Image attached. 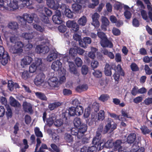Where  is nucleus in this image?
<instances>
[{"mask_svg": "<svg viewBox=\"0 0 152 152\" xmlns=\"http://www.w3.org/2000/svg\"><path fill=\"white\" fill-rule=\"evenodd\" d=\"M73 123L75 126L76 128L79 127V130H74V129H72L71 131V133L73 135L77 136V137L80 139L86 131L87 129V126L84 124H81L80 119L78 118H75L73 121Z\"/></svg>", "mask_w": 152, "mask_h": 152, "instance_id": "1", "label": "nucleus"}, {"mask_svg": "<svg viewBox=\"0 0 152 152\" xmlns=\"http://www.w3.org/2000/svg\"><path fill=\"white\" fill-rule=\"evenodd\" d=\"M17 39V37L15 35L14 36H12L10 38L11 42L15 43L14 46L12 47L10 49V51L14 53H20L23 51L22 48L23 45L20 42H16Z\"/></svg>", "mask_w": 152, "mask_h": 152, "instance_id": "2", "label": "nucleus"}, {"mask_svg": "<svg viewBox=\"0 0 152 152\" xmlns=\"http://www.w3.org/2000/svg\"><path fill=\"white\" fill-rule=\"evenodd\" d=\"M18 19L21 22V25L24 28L27 27L26 24L27 22L28 23H31L33 20V17L30 15L27 14H24L23 17L19 16Z\"/></svg>", "mask_w": 152, "mask_h": 152, "instance_id": "3", "label": "nucleus"}, {"mask_svg": "<svg viewBox=\"0 0 152 152\" xmlns=\"http://www.w3.org/2000/svg\"><path fill=\"white\" fill-rule=\"evenodd\" d=\"M100 134L96 132V136L94 138L93 141V144L97 146V148L99 150H101L103 148L104 144V140H101Z\"/></svg>", "mask_w": 152, "mask_h": 152, "instance_id": "4", "label": "nucleus"}, {"mask_svg": "<svg viewBox=\"0 0 152 152\" xmlns=\"http://www.w3.org/2000/svg\"><path fill=\"white\" fill-rule=\"evenodd\" d=\"M104 112L103 110H101L99 111L98 113V118H97L96 114L92 113L91 115V120L89 122V124L90 125H92L95 124L97 120L102 121L104 119Z\"/></svg>", "mask_w": 152, "mask_h": 152, "instance_id": "5", "label": "nucleus"}, {"mask_svg": "<svg viewBox=\"0 0 152 152\" xmlns=\"http://www.w3.org/2000/svg\"><path fill=\"white\" fill-rule=\"evenodd\" d=\"M116 124L110 119H109L103 131V134H106L109 131L112 132L116 128Z\"/></svg>", "mask_w": 152, "mask_h": 152, "instance_id": "6", "label": "nucleus"}, {"mask_svg": "<svg viewBox=\"0 0 152 152\" xmlns=\"http://www.w3.org/2000/svg\"><path fill=\"white\" fill-rule=\"evenodd\" d=\"M0 59H1V63L3 65H5L10 60L9 57L7 52H5L4 48L0 45Z\"/></svg>", "mask_w": 152, "mask_h": 152, "instance_id": "7", "label": "nucleus"}, {"mask_svg": "<svg viewBox=\"0 0 152 152\" xmlns=\"http://www.w3.org/2000/svg\"><path fill=\"white\" fill-rule=\"evenodd\" d=\"M63 57V61L65 63L66 62H68L69 69V72L72 74L75 75H78V73L74 63L72 62H69L68 61V57L65 56L64 55H62Z\"/></svg>", "mask_w": 152, "mask_h": 152, "instance_id": "8", "label": "nucleus"}, {"mask_svg": "<svg viewBox=\"0 0 152 152\" xmlns=\"http://www.w3.org/2000/svg\"><path fill=\"white\" fill-rule=\"evenodd\" d=\"M19 0H12L11 1L9 4H7V10H13L18 8L19 5H20Z\"/></svg>", "mask_w": 152, "mask_h": 152, "instance_id": "9", "label": "nucleus"}, {"mask_svg": "<svg viewBox=\"0 0 152 152\" xmlns=\"http://www.w3.org/2000/svg\"><path fill=\"white\" fill-rule=\"evenodd\" d=\"M120 75L124 76V72L122 70L121 65L118 64L115 69V73L113 75V77L116 81H118Z\"/></svg>", "mask_w": 152, "mask_h": 152, "instance_id": "10", "label": "nucleus"}, {"mask_svg": "<svg viewBox=\"0 0 152 152\" xmlns=\"http://www.w3.org/2000/svg\"><path fill=\"white\" fill-rule=\"evenodd\" d=\"M45 75L43 73L38 74L34 79L35 84L37 86L41 85L44 82Z\"/></svg>", "mask_w": 152, "mask_h": 152, "instance_id": "11", "label": "nucleus"}, {"mask_svg": "<svg viewBox=\"0 0 152 152\" xmlns=\"http://www.w3.org/2000/svg\"><path fill=\"white\" fill-rule=\"evenodd\" d=\"M62 63L60 60L54 61L51 65V69L55 71L60 70V72L62 71Z\"/></svg>", "mask_w": 152, "mask_h": 152, "instance_id": "12", "label": "nucleus"}, {"mask_svg": "<svg viewBox=\"0 0 152 152\" xmlns=\"http://www.w3.org/2000/svg\"><path fill=\"white\" fill-rule=\"evenodd\" d=\"M66 25L68 28H71L75 31H77L79 29V26L75 20H68L66 22Z\"/></svg>", "mask_w": 152, "mask_h": 152, "instance_id": "13", "label": "nucleus"}, {"mask_svg": "<svg viewBox=\"0 0 152 152\" xmlns=\"http://www.w3.org/2000/svg\"><path fill=\"white\" fill-rule=\"evenodd\" d=\"M61 0H56V3L54 0H46L47 5L50 8L56 10L59 7L60 4L58 3L59 1Z\"/></svg>", "mask_w": 152, "mask_h": 152, "instance_id": "14", "label": "nucleus"}, {"mask_svg": "<svg viewBox=\"0 0 152 152\" xmlns=\"http://www.w3.org/2000/svg\"><path fill=\"white\" fill-rule=\"evenodd\" d=\"M58 53L56 50L50 51L46 58L47 61L51 62L56 59L58 57Z\"/></svg>", "mask_w": 152, "mask_h": 152, "instance_id": "15", "label": "nucleus"}, {"mask_svg": "<svg viewBox=\"0 0 152 152\" xmlns=\"http://www.w3.org/2000/svg\"><path fill=\"white\" fill-rule=\"evenodd\" d=\"M48 83L51 88L58 87V78L56 77H50L48 80Z\"/></svg>", "mask_w": 152, "mask_h": 152, "instance_id": "16", "label": "nucleus"}, {"mask_svg": "<svg viewBox=\"0 0 152 152\" xmlns=\"http://www.w3.org/2000/svg\"><path fill=\"white\" fill-rule=\"evenodd\" d=\"M49 50V48L47 46L38 45L35 49V51L38 53L45 54L48 52Z\"/></svg>", "mask_w": 152, "mask_h": 152, "instance_id": "17", "label": "nucleus"}, {"mask_svg": "<svg viewBox=\"0 0 152 152\" xmlns=\"http://www.w3.org/2000/svg\"><path fill=\"white\" fill-rule=\"evenodd\" d=\"M8 27L15 31V34L13 36H16L17 35V31L18 28V23L15 21H12L9 22L7 25Z\"/></svg>", "mask_w": 152, "mask_h": 152, "instance_id": "18", "label": "nucleus"}, {"mask_svg": "<svg viewBox=\"0 0 152 152\" xmlns=\"http://www.w3.org/2000/svg\"><path fill=\"white\" fill-rule=\"evenodd\" d=\"M124 15L126 19H130L132 15V12L130 8L127 5L124 6Z\"/></svg>", "mask_w": 152, "mask_h": 152, "instance_id": "19", "label": "nucleus"}, {"mask_svg": "<svg viewBox=\"0 0 152 152\" xmlns=\"http://www.w3.org/2000/svg\"><path fill=\"white\" fill-rule=\"evenodd\" d=\"M37 34V33L34 31L31 33H23L22 34L21 36L25 39L30 40L35 37Z\"/></svg>", "mask_w": 152, "mask_h": 152, "instance_id": "20", "label": "nucleus"}, {"mask_svg": "<svg viewBox=\"0 0 152 152\" xmlns=\"http://www.w3.org/2000/svg\"><path fill=\"white\" fill-rule=\"evenodd\" d=\"M32 60V58L28 56L25 57L21 61V65L24 67V65H29Z\"/></svg>", "mask_w": 152, "mask_h": 152, "instance_id": "21", "label": "nucleus"}, {"mask_svg": "<svg viewBox=\"0 0 152 152\" xmlns=\"http://www.w3.org/2000/svg\"><path fill=\"white\" fill-rule=\"evenodd\" d=\"M100 44L103 47L111 48L113 46V45L111 42L109 41L107 37L106 39L101 40Z\"/></svg>", "mask_w": 152, "mask_h": 152, "instance_id": "22", "label": "nucleus"}, {"mask_svg": "<svg viewBox=\"0 0 152 152\" xmlns=\"http://www.w3.org/2000/svg\"><path fill=\"white\" fill-rule=\"evenodd\" d=\"M124 142L122 141L118 140L113 143V145L115 149L118 150V152H123L122 150L124 149V148L121 146V145Z\"/></svg>", "mask_w": 152, "mask_h": 152, "instance_id": "23", "label": "nucleus"}, {"mask_svg": "<svg viewBox=\"0 0 152 152\" xmlns=\"http://www.w3.org/2000/svg\"><path fill=\"white\" fill-rule=\"evenodd\" d=\"M147 4V8L148 10V16L152 22V6L150 5L151 3L149 0H143Z\"/></svg>", "mask_w": 152, "mask_h": 152, "instance_id": "24", "label": "nucleus"}, {"mask_svg": "<svg viewBox=\"0 0 152 152\" xmlns=\"http://www.w3.org/2000/svg\"><path fill=\"white\" fill-rule=\"evenodd\" d=\"M73 39L77 41H78L79 42L80 45V47L85 48V45L83 44V41L81 39V36L80 35L78 34L77 33H75L73 36Z\"/></svg>", "mask_w": 152, "mask_h": 152, "instance_id": "25", "label": "nucleus"}, {"mask_svg": "<svg viewBox=\"0 0 152 152\" xmlns=\"http://www.w3.org/2000/svg\"><path fill=\"white\" fill-rule=\"evenodd\" d=\"M82 6L80 4H75L72 5V8L75 13H79L82 12Z\"/></svg>", "mask_w": 152, "mask_h": 152, "instance_id": "26", "label": "nucleus"}, {"mask_svg": "<svg viewBox=\"0 0 152 152\" xmlns=\"http://www.w3.org/2000/svg\"><path fill=\"white\" fill-rule=\"evenodd\" d=\"M59 73V83H62L65 82L66 80V78L65 77L66 71L65 69H63L62 71H61Z\"/></svg>", "mask_w": 152, "mask_h": 152, "instance_id": "27", "label": "nucleus"}, {"mask_svg": "<svg viewBox=\"0 0 152 152\" xmlns=\"http://www.w3.org/2000/svg\"><path fill=\"white\" fill-rule=\"evenodd\" d=\"M32 63L34 64L35 65V66L38 68V69L40 70L42 69L43 64L41 58H36L35 61Z\"/></svg>", "mask_w": 152, "mask_h": 152, "instance_id": "28", "label": "nucleus"}, {"mask_svg": "<svg viewBox=\"0 0 152 152\" xmlns=\"http://www.w3.org/2000/svg\"><path fill=\"white\" fill-rule=\"evenodd\" d=\"M23 107L24 110L28 112L31 113L32 111V106L28 103L25 102L23 103Z\"/></svg>", "mask_w": 152, "mask_h": 152, "instance_id": "29", "label": "nucleus"}, {"mask_svg": "<svg viewBox=\"0 0 152 152\" xmlns=\"http://www.w3.org/2000/svg\"><path fill=\"white\" fill-rule=\"evenodd\" d=\"M56 116L55 114H51L47 120V124L49 125V126H51L53 124L54 122V121L56 120Z\"/></svg>", "mask_w": 152, "mask_h": 152, "instance_id": "30", "label": "nucleus"}, {"mask_svg": "<svg viewBox=\"0 0 152 152\" xmlns=\"http://www.w3.org/2000/svg\"><path fill=\"white\" fill-rule=\"evenodd\" d=\"M10 104L12 106L20 107V104L19 102L12 96L10 97Z\"/></svg>", "mask_w": 152, "mask_h": 152, "instance_id": "31", "label": "nucleus"}, {"mask_svg": "<svg viewBox=\"0 0 152 152\" xmlns=\"http://www.w3.org/2000/svg\"><path fill=\"white\" fill-rule=\"evenodd\" d=\"M102 52L104 55L107 56L111 59H113L115 58L114 54L112 52L109 51L107 49L102 50Z\"/></svg>", "mask_w": 152, "mask_h": 152, "instance_id": "32", "label": "nucleus"}, {"mask_svg": "<svg viewBox=\"0 0 152 152\" xmlns=\"http://www.w3.org/2000/svg\"><path fill=\"white\" fill-rule=\"evenodd\" d=\"M87 21V19L86 17L83 16L78 20L77 23L79 25L84 26L86 25Z\"/></svg>", "mask_w": 152, "mask_h": 152, "instance_id": "33", "label": "nucleus"}, {"mask_svg": "<svg viewBox=\"0 0 152 152\" xmlns=\"http://www.w3.org/2000/svg\"><path fill=\"white\" fill-rule=\"evenodd\" d=\"M111 67L107 64H106L104 68V73L107 76H110L112 75Z\"/></svg>", "mask_w": 152, "mask_h": 152, "instance_id": "34", "label": "nucleus"}, {"mask_svg": "<svg viewBox=\"0 0 152 152\" xmlns=\"http://www.w3.org/2000/svg\"><path fill=\"white\" fill-rule=\"evenodd\" d=\"M136 139V136L135 134L134 133H131L128 136L127 141L128 143H133Z\"/></svg>", "mask_w": 152, "mask_h": 152, "instance_id": "35", "label": "nucleus"}, {"mask_svg": "<svg viewBox=\"0 0 152 152\" xmlns=\"http://www.w3.org/2000/svg\"><path fill=\"white\" fill-rule=\"evenodd\" d=\"M35 94L37 97L41 100L46 101L47 98L45 94L41 92H36Z\"/></svg>", "mask_w": 152, "mask_h": 152, "instance_id": "36", "label": "nucleus"}, {"mask_svg": "<svg viewBox=\"0 0 152 152\" xmlns=\"http://www.w3.org/2000/svg\"><path fill=\"white\" fill-rule=\"evenodd\" d=\"M61 103L59 102H56L50 104L49 105L48 107L50 110H53L61 106Z\"/></svg>", "mask_w": 152, "mask_h": 152, "instance_id": "37", "label": "nucleus"}, {"mask_svg": "<svg viewBox=\"0 0 152 152\" xmlns=\"http://www.w3.org/2000/svg\"><path fill=\"white\" fill-rule=\"evenodd\" d=\"M111 1L113 2H114L115 3L114 5V8L117 10H120L122 7H123L124 8V6L126 5L119 2H116L114 0H112Z\"/></svg>", "mask_w": 152, "mask_h": 152, "instance_id": "38", "label": "nucleus"}, {"mask_svg": "<svg viewBox=\"0 0 152 152\" xmlns=\"http://www.w3.org/2000/svg\"><path fill=\"white\" fill-rule=\"evenodd\" d=\"M88 88V87L87 85L83 84L77 86L76 88V90L78 92H81L87 90Z\"/></svg>", "mask_w": 152, "mask_h": 152, "instance_id": "39", "label": "nucleus"}, {"mask_svg": "<svg viewBox=\"0 0 152 152\" xmlns=\"http://www.w3.org/2000/svg\"><path fill=\"white\" fill-rule=\"evenodd\" d=\"M91 51L89 52L88 54V56L92 59H94L96 57V52L97 49L94 48H91Z\"/></svg>", "mask_w": 152, "mask_h": 152, "instance_id": "40", "label": "nucleus"}, {"mask_svg": "<svg viewBox=\"0 0 152 152\" xmlns=\"http://www.w3.org/2000/svg\"><path fill=\"white\" fill-rule=\"evenodd\" d=\"M76 115L79 116L81 115L83 113V108L80 106H77L75 107Z\"/></svg>", "mask_w": 152, "mask_h": 152, "instance_id": "41", "label": "nucleus"}, {"mask_svg": "<svg viewBox=\"0 0 152 152\" xmlns=\"http://www.w3.org/2000/svg\"><path fill=\"white\" fill-rule=\"evenodd\" d=\"M73 1L76 3H80L83 5V7H86L88 5L89 1L88 0H72Z\"/></svg>", "mask_w": 152, "mask_h": 152, "instance_id": "42", "label": "nucleus"}, {"mask_svg": "<svg viewBox=\"0 0 152 152\" xmlns=\"http://www.w3.org/2000/svg\"><path fill=\"white\" fill-rule=\"evenodd\" d=\"M77 47L71 48L69 50V54L71 56L74 57L77 55Z\"/></svg>", "mask_w": 152, "mask_h": 152, "instance_id": "43", "label": "nucleus"}, {"mask_svg": "<svg viewBox=\"0 0 152 152\" xmlns=\"http://www.w3.org/2000/svg\"><path fill=\"white\" fill-rule=\"evenodd\" d=\"M52 20L53 22L56 24H60L62 22V20L60 17L57 15H54L52 17Z\"/></svg>", "mask_w": 152, "mask_h": 152, "instance_id": "44", "label": "nucleus"}, {"mask_svg": "<svg viewBox=\"0 0 152 152\" xmlns=\"http://www.w3.org/2000/svg\"><path fill=\"white\" fill-rule=\"evenodd\" d=\"M91 114V108L88 107L86 108L84 110L83 114V117L84 118H88Z\"/></svg>", "mask_w": 152, "mask_h": 152, "instance_id": "45", "label": "nucleus"}, {"mask_svg": "<svg viewBox=\"0 0 152 152\" xmlns=\"http://www.w3.org/2000/svg\"><path fill=\"white\" fill-rule=\"evenodd\" d=\"M101 21L102 24L107 26L110 24V22L107 18L104 16H102L101 17Z\"/></svg>", "mask_w": 152, "mask_h": 152, "instance_id": "46", "label": "nucleus"}, {"mask_svg": "<svg viewBox=\"0 0 152 152\" xmlns=\"http://www.w3.org/2000/svg\"><path fill=\"white\" fill-rule=\"evenodd\" d=\"M40 16L41 20L43 22L46 24H49L50 23V21L47 16H46L43 14H42Z\"/></svg>", "mask_w": 152, "mask_h": 152, "instance_id": "47", "label": "nucleus"}, {"mask_svg": "<svg viewBox=\"0 0 152 152\" xmlns=\"http://www.w3.org/2000/svg\"><path fill=\"white\" fill-rule=\"evenodd\" d=\"M64 12L65 15L68 18H71L73 16L72 13L68 8H66Z\"/></svg>", "mask_w": 152, "mask_h": 152, "instance_id": "48", "label": "nucleus"}, {"mask_svg": "<svg viewBox=\"0 0 152 152\" xmlns=\"http://www.w3.org/2000/svg\"><path fill=\"white\" fill-rule=\"evenodd\" d=\"M37 69H38L34 64L32 63L29 66V71L31 73L35 72Z\"/></svg>", "mask_w": 152, "mask_h": 152, "instance_id": "49", "label": "nucleus"}, {"mask_svg": "<svg viewBox=\"0 0 152 152\" xmlns=\"http://www.w3.org/2000/svg\"><path fill=\"white\" fill-rule=\"evenodd\" d=\"M104 143L106 148H110L112 147L113 145V143L112 142V140H108L106 142H105L104 141Z\"/></svg>", "mask_w": 152, "mask_h": 152, "instance_id": "50", "label": "nucleus"}, {"mask_svg": "<svg viewBox=\"0 0 152 152\" xmlns=\"http://www.w3.org/2000/svg\"><path fill=\"white\" fill-rule=\"evenodd\" d=\"M99 62L96 60H93L91 61V68L94 69L97 68L99 66Z\"/></svg>", "mask_w": 152, "mask_h": 152, "instance_id": "51", "label": "nucleus"}, {"mask_svg": "<svg viewBox=\"0 0 152 152\" xmlns=\"http://www.w3.org/2000/svg\"><path fill=\"white\" fill-rule=\"evenodd\" d=\"M140 129L142 133L144 134H148L151 131V130L149 129L146 126H142Z\"/></svg>", "mask_w": 152, "mask_h": 152, "instance_id": "52", "label": "nucleus"}, {"mask_svg": "<svg viewBox=\"0 0 152 152\" xmlns=\"http://www.w3.org/2000/svg\"><path fill=\"white\" fill-rule=\"evenodd\" d=\"M35 133L36 136L39 137H42L43 135L41 132L40 131L39 128L36 127L34 129Z\"/></svg>", "mask_w": 152, "mask_h": 152, "instance_id": "53", "label": "nucleus"}, {"mask_svg": "<svg viewBox=\"0 0 152 152\" xmlns=\"http://www.w3.org/2000/svg\"><path fill=\"white\" fill-rule=\"evenodd\" d=\"M64 139L66 141L68 142H71L73 141V138L70 134H65L64 136Z\"/></svg>", "mask_w": 152, "mask_h": 152, "instance_id": "54", "label": "nucleus"}, {"mask_svg": "<svg viewBox=\"0 0 152 152\" xmlns=\"http://www.w3.org/2000/svg\"><path fill=\"white\" fill-rule=\"evenodd\" d=\"M68 113L70 116L76 115L75 108V107H71L67 110Z\"/></svg>", "mask_w": 152, "mask_h": 152, "instance_id": "55", "label": "nucleus"}, {"mask_svg": "<svg viewBox=\"0 0 152 152\" xmlns=\"http://www.w3.org/2000/svg\"><path fill=\"white\" fill-rule=\"evenodd\" d=\"M114 58L115 61L116 62H120L121 61V55L120 53H116Z\"/></svg>", "mask_w": 152, "mask_h": 152, "instance_id": "56", "label": "nucleus"}, {"mask_svg": "<svg viewBox=\"0 0 152 152\" xmlns=\"http://www.w3.org/2000/svg\"><path fill=\"white\" fill-rule=\"evenodd\" d=\"M75 61L76 64L78 67H80L82 66L83 62L80 58L76 57Z\"/></svg>", "mask_w": 152, "mask_h": 152, "instance_id": "57", "label": "nucleus"}, {"mask_svg": "<svg viewBox=\"0 0 152 152\" xmlns=\"http://www.w3.org/2000/svg\"><path fill=\"white\" fill-rule=\"evenodd\" d=\"M109 98V96L106 94L102 95L99 98V99L102 102H104L107 100Z\"/></svg>", "mask_w": 152, "mask_h": 152, "instance_id": "58", "label": "nucleus"}, {"mask_svg": "<svg viewBox=\"0 0 152 152\" xmlns=\"http://www.w3.org/2000/svg\"><path fill=\"white\" fill-rule=\"evenodd\" d=\"M20 4H22V6H28L30 4L29 0H19Z\"/></svg>", "mask_w": 152, "mask_h": 152, "instance_id": "59", "label": "nucleus"}, {"mask_svg": "<svg viewBox=\"0 0 152 152\" xmlns=\"http://www.w3.org/2000/svg\"><path fill=\"white\" fill-rule=\"evenodd\" d=\"M83 39L84 42L83 43V44L85 45V47L84 48L86 47V44H90L91 43V40L90 37H85L83 38Z\"/></svg>", "mask_w": 152, "mask_h": 152, "instance_id": "60", "label": "nucleus"}, {"mask_svg": "<svg viewBox=\"0 0 152 152\" xmlns=\"http://www.w3.org/2000/svg\"><path fill=\"white\" fill-rule=\"evenodd\" d=\"M33 27L34 28L38 31L40 32H43L44 31V28H42L40 26L38 25L34 24L33 25Z\"/></svg>", "mask_w": 152, "mask_h": 152, "instance_id": "61", "label": "nucleus"}, {"mask_svg": "<svg viewBox=\"0 0 152 152\" xmlns=\"http://www.w3.org/2000/svg\"><path fill=\"white\" fill-rule=\"evenodd\" d=\"M63 121L62 119H57L54 122V125L57 126L59 127L62 125L63 124Z\"/></svg>", "mask_w": 152, "mask_h": 152, "instance_id": "62", "label": "nucleus"}, {"mask_svg": "<svg viewBox=\"0 0 152 152\" xmlns=\"http://www.w3.org/2000/svg\"><path fill=\"white\" fill-rule=\"evenodd\" d=\"M81 72L83 75H86L87 74L88 72V66L86 65H83L82 67Z\"/></svg>", "mask_w": 152, "mask_h": 152, "instance_id": "63", "label": "nucleus"}, {"mask_svg": "<svg viewBox=\"0 0 152 152\" xmlns=\"http://www.w3.org/2000/svg\"><path fill=\"white\" fill-rule=\"evenodd\" d=\"M93 74L96 77H100L102 76V72L99 70L95 71L93 73Z\"/></svg>", "mask_w": 152, "mask_h": 152, "instance_id": "64", "label": "nucleus"}]
</instances>
